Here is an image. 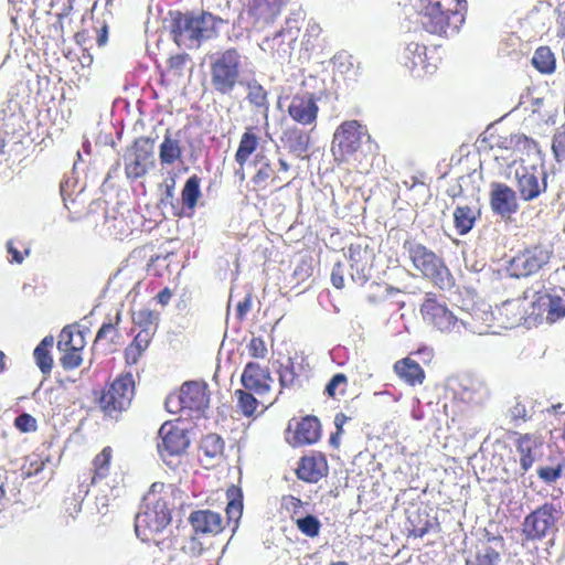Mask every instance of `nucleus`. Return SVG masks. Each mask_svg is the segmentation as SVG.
Returning <instances> with one entry per match:
<instances>
[{
	"instance_id": "obj_49",
	"label": "nucleus",
	"mask_w": 565,
	"mask_h": 565,
	"mask_svg": "<svg viewBox=\"0 0 565 565\" xmlns=\"http://www.w3.org/2000/svg\"><path fill=\"white\" fill-rule=\"evenodd\" d=\"M64 352V355L61 358V364L65 370H73L81 365L82 356L79 351L70 349Z\"/></svg>"
},
{
	"instance_id": "obj_51",
	"label": "nucleus",
	"mask_w": 565,
	"mask_h": 565,
	"mask_svg": "<svg viewBox=\"0 0 565 565\" xmlns=\"http://www.w3.org/2000/svg\"><path fill=\"white\" fill-rule=\"evenodd\" d=\"M563 466L557 465L556 467H543L539 469V477L547 483L555 482L562 475Z\"/></svg>"
},
{
	"instance_id": "obj_23",
	"label": "nucleus",
	"mask_w": 565,
	"mask_h": 565,
	"mask_svg": "<svg viewBox=\"0 0 565 565\" xmlns=\"http://www.w3.org/2000/svg\"><path fill=\"white\" fill-rule=\"evenodd\" d=\"M296 473L302 481L317 483L327 475V462L322 457H302Z\"/></svg>"
},
{
	"instance_id": "obj_7",
	"label": "nucleus",
	"mask_w": 565,
	"mask_h": 565,
	"mask_svg": "<svg viewBox=\"0 0 565 565\" xmlns=\"http://www.w3.org/2000/svg\"><path fill=\"white\" fill-rule=\"evenodd\" d=\"M371 141V136L365 126L358 120L342 122L333 134L331 150L335 158L343 159L355 153L364 143Z\"/></svg>"
},
{
	"instance_id": "obj_9",
	"label": "nucleus",
	"mask_w": 565,
	"mask_h": 565,
	"mask_svg": "<svg viewBox=\"0 0 565 565\" xmlns=\"http://www.w3.org/2000/svg\"><path fill=\"white\" fill-rule=\"evenodd\" d=\"M135 395V381L131 373L118 376L99 398L100 408L110 417L127 409Z\"/></svg>"
},
{
	"instance_id": "obj_20",
	"label": "nucleus",
	"mask_w": 565,
	"mask_h": 565,
	"mask_svg": "<svg viewBox=\"0 0 565 565\" xmlns=\"http://www.w3.org/2000/svg\"><path fill=\"white\" fill-rule=\"evenodd\" d=\"M317 100L312 94L295 95L288 106L289 116L301 125H312L318 116Z\"/></svg>"
},
{
	"instance_id": "obj_58",
	"label": "nucleus",
	"mask_w": 565,
	"mask_h": 565,
	"mask_svg": "<svg viewBox=\"0 0 565 565\" xmlns=\"http://www.w3.org/2000/svg\"><path fill=\"white\" fill-rule=\"evenodd\" d=\"M252 308V296L247 295L244 300L239 301L236 309V315L239 320H243L246 313Z\"/></svg>"
},
{
	"instance_id": "obj_22",
	"label": "nucleus",
	"mask_w": 565,
	"mask_h": 565,
	"mask_svg": "<svg viewBox=\"0 0 565 565\" xmlns=\"http://www.w3.org/2000/svg\"><path fill=\"white\" fill-rule=\"evenodd\" d=\"M153 141L149 138H138L132 147V151L127 159L130 161L129 167H134L135 175H140L147 171V164L152 157Z\"/></svg>"
},
{
	"instance_id": "obj_57",
	"label": "nucleus",
	"mask_w": 565,
	"mask_h": 565,
	"mask_svg": "<svg viewBox=\"0 0 565 565\" xmlns=\"http://www.w3.org/2000/svg\"><path fill=\"white\" fill-rule=\"evenodd\" d=\"M142 353H143V351L134 347L132 344H129L125 350V358H126L127 363L136 364L139 361Z\"/></svg>"
},
{
	"instance_id": "obj_38",
	"label": "nucleus",
	"mask_w": 565,
	"mask_h": 565,
	"mask_svg": "<svg viewBox=\"0 0 565 565\" xmlns=\"http://www.w3.org/2000/svg\"><path fill=\"white\" fill-rule=\"evenodd\" d=\"M533 66L543 74H551L555 70V56L550 47L540 46L532 57Z\"/></svg>"
},
{
	"instance_id": "obj_59",
	"label": "nucleus",
	"mask_w": 565,
	"mask_h": 565,
	"mask_svg": "<svg viewBox=\"0 0 565 565\" xmlns=\"http://www.w3.org/2000/svg\"><path fill=\"white\" fill-rule=\"evenodd\" d=\"M191 556H200L204 551L203 544L198 540L196 536H192L189 545L185 547Z\"/></svg>"
},
{
	"instance_id": "obj_60",
	"label": "nucleus",
	"mask_w": 565,
	"mask_h": 565,
	"mask_svg": "<svg viewBox=\"0 0 565 565\" xmlns=\"http://www.w3.org/2000/svg\"><path fill=\"white\" fill-rule=\"evenodd\" d=\"M468 178H469V175L460 177L456 181V183L450 185L449 189L447 190L448 195L451 198H457V196L461 195L463 192L461 182H463Z\"/></svg>"
},
{
	"instance_id": "obj_47",
	"label": "nucleus",
	"mask_w": 565,
	"mask_h": 565,
	"mask_svg": "<svg viewBox=\"0 0 565 565\" xmlns=\"http://www.w3.org/2000/svg\"><path fill=\"white\" fill-rule=\"evenodd\" d=\"M508 416L512 422L515 423V425L519 422H526L527 419L531 418V415L529 414L526 406L518 399L515 401V404L509 408Z\"/></svg>"
},
{
	"instance_id": "obj_34",
	"label": "nucleus",
	"mask_w": 565,
	"mask_h": 565,
	"mask_svg": "<svg viewBox=\"0 0 565 565\" xmlns=\"http://www.w3.org/2000/svg\"><path fill=\"white\" fill-rule=\"evenodd\" d=\"M536 445L537 443L533 435L523 434L518 437L516 450L520 454V466L524 472L527 471L534 462L532 451Z\"/></svg>"
},
{
	"instance_id": "obj_29",
	"label": "nucleus",
	"mask_w": 565,
	"mask_h": 565,
	"mask_svg": "<svg viewBox=\"0 0 565 565\" xmlns=\"http://www.w3.org/2000/svg\"><path fill=\"white\" fill-rule=\"evenodd\" d=\"M394 370L401 379L413 386L422 384L425 379L422 366L408 358L397 361L394 365Z\"/></svg>"
},
{
	"instance_id": "obj_17",
	"label": "nucleus",
	"mask_w": 565,
	"mask_h": 565,
	"mask_svg": "<svg viewBox=\"0 0 565 565\" xmlns=\"http://www.w3.org/2000/svg\"><path fill=\"white\" fill-rule=\"evenodd\" d=\"M492 211L502 218H509L519 210L516 192L503 183H494L490 194Z\"/></svg>"
},
{
	"instance_id": "obj_36",
	"label": "nucleus",
	"mask_w": 565,
	"mask_h": 565,
	"mask_svg": "<svg viewBox=\"0 0 565 565\" xmlns=\"http://www.w3.org/2000/svg\"><path fill=\"white\" fill-rule=\"evenodd\" d=\"M254 164L257 168L255 175L252 181L257 186H265L268 180H276L274 175V169L271 167L270 160L263 153H257L254 160Z\"/></svg>"
},
{
	"instance_id": "obj_35",
	"label": "nucleus",
	"mask_w": 565,
	"mask_h": 565,
	"mask_svg": "<svg viewBox=\"0 0 565 565\" xmlns=\"http://www.w3.org/2000/svg\"><path fill=\"white\" fill-rule=\"evenodd\" d=\"M111 459V448L105 447L93 460V476L84 475L83 479L88 478L90 481L88 484H95L98 480H102L108 476L109 466Z\"/></svg>"
},
{
	"instance_id": "obj_31",
	"label": "nucleus",
	"mask_w": 565,
	"mask_h": 565,
	"mask_svg": "<svg viewBox=\"0 0 565 565\" xmlns=\"http://www.w3.org/2000/svg\"><path fill=\"white\" fill-rule=\"evenodd\" d=\"M309 140V134L298 128L286 130L282 138V141L289 152L297 157H301L308 150Z\"/></svg>"
},
{
	"instance_id": "obj_18",
	"label": "nucleus",
	"mask_w": 565,
	"mask_h": 565,
	"mask_svg": "<svg viewBox=\"0 0 565 565\" xmlns=\"http://www.w3.org/2000/svg\"><path fill=\"white\" fill-rule=\"evenodd\" d=\"M457 395L465 403L481 405L489 398L490 391L483 379L463 375L459 381Z\"/></svg>"
},
{
	"instance_id": "obj_11",
	"label": "nucleus",
	"mask_w": 565,
	"mask_h": 565,
	"mask_svg": "<svg viewBox=\"0 0 565 565\" xmlns=\"http://www.w3.org/2000/svg\"><path fill=\"white\" fill-rule=\"evenodd\" d=\"M547 171L543 163L521 166L515 170L516 189L525 202L536 200L547 190Z\"/></svg>"
},
{
	"instance_id": "obj_16",
	"label": "nucleus",
	"mask_w": 565,
	"mask_h": 565,
	"mask_svg": "<svg viewBox=\"0 0 565 565\" xmlns=\"http://www.w3.org/2000/svg\"><path fill=\"white\" fill-rule=\"evenodd\" d=\"M539 308L537 316L548 323H554L565 317V289L553 290L540 295L533 302Z\"/></svg>"
},
{
	"instance_id": "obj_26",
	"label": "nucleus",
	"mask_w": 565,
	"mask_h": 565,
	"mask_svg": "<svg viewBox=\"0 0 565 565\" xmlns=\"http://www.w3.org/2000/svg\"><path fill=\"white\" fill-rule=\"evenodd\" d=\"M200 178L196 174L191 175L186 181L181 192V199L184 207L189 212H175L178 216H191L201 196Z\"/></svg>"
},
{
	"instance_id": "obj_39",
	"label": "nucleus",
	"mask_w": 565,
	"mask_h": 565,
	"mask_svg": "<svg viewBox=\"0 0 565 565\" xmlns=\"http://www.w3.org/2000/svg\"><path fill=\"white\" fill-rule=\"evenodd\" d=\"M297 529L308 537H316L321 530V522L313 514H306L295 519Z\"/></svg>"
},
{
	"instance_id": "obj_54",
	"label": "nucleus",
	"mask_w": 565,
	"mask_h": 565,
	"mask_svg": "<svg viewBox=\"0 0 565 565\" xmlns=\"http://www.w3.org/2000/svg\"><path fill=\"white\" fill-rule=\"evenodd\" d=\"M226 515L228 521L237 522L242 516L243 502L242 500H231L226 505Z\"/></svg>"
},
{
	"instance_id": "obj_61",
	"label": "nucleus",
	"mask_w": 565,
	"mask_h": 565,
	"mask_svg": "<svg viewBox=\"0 0 565 565\" xmlns=\"http://www.w3.org/2000/svg\"><path fill=\"white\" fill-rule=\"evenodd\" d=\"M166 488L164 483L161 482H154L151 486L150 492L145 497L146 503H149L150 501L158 500L159 498H156L157 492H161Z\"/></svg>"
},
{
	"instance_id": "obj_5",
	"label": "nucleus",
	"mask_w": 565,
	"mask_h": 565,
	"mask_svg": "<svg viewBox=\"0 0 565 565\" xmlns=\"http://www.w3.org/2000/svg\"><path fill=\"white\" fill-rule=\"evenodd\" d=\"M170 522L171 511L168 502L160 497L141 507L135 519V532L142 542H148L161 533Z\"/></svg>"
},
{
	"instance_id": "obj_37",
	"label": "nucleus",
	"mask_w": 565,
	"mask_h": 565,
	"mask_svg": "<svg viewBox=\"0 0 565 565\" xmlns=\"http://www.w3.org/2000/svg\"><path fill=\"white\" fill-rule=\"evenodd\" d=\"M258 146V137L247 129L239 141L237 151L235 153V161L244 167L249 156L256 150Z\"/></svg>"
},
{
	"instance_id": "obj_43",
	"label": "nucleus",
	"mask_w": 565,
	"mask_h": 565,
	"mask_svg": "<svg viewBox=\"0 0 565 565\" xmlns=\"http://www.w3.org/2000/svg\"><path fill=\"white\" fill-rule=\"evenodd\" d=\"M302 505L303 502L294 495H284L281 498V508L290 513V518L294 522L298 516H302Z\"/></svg>"
},
{
	"instance_id": "obj_30",
	"label": "nucleus",
	"mask_w": 565,
	"mask_h": 565,
	"mask_svg": "<svg viewBox=\"0 0 565 565\" xmlns=\"http://www.w3.org/2000/svg\"><path fill=\"white\" fill-rule=\"evenodd\" d=\"M479 214L477 209L458 205L454 211V224L457 233L459 235L468 234L473 228Z\"/></svg>"
},
{
	"instance_id": "obj_8",
	"label": "nucleus",
	"mask_w": 565,
	"mask_h": 565,
	"mask_svg": "<svg viewBox=\"0 0 565 565\" xmlns=\"http://www.w3.org/2000/svg\"><path fill=\"white\" fill-rule=\"evenodd\" d=\"M182 405L189 416H204L210 404L209 386L204 382L190 381L182 384L180 392L167 397V405Z\"/></svg>"
},
{
	"instance_id": "obj_2",
	"label": "nucleus",
	"mask_w": 565,
	"mask_h": 565,
	"mask_svg": "<svg viewBox=\"0 0 565 565\" xmlns=\"http://www.w3.org/2000/svg\"><path fill=\"white\" fill-rule=\"evenodd\" d=\"M217 22L223 20L209 12L198 14L175 12L172 13L170 28L173 40L179 46L198 49L203 41L216 35Z\"/></svg>"
},
{
	"instance_id": "obj_62",
	"label": "nucleus",
	"mask_w": 565,
	"mask_h": 565,
	"mask_svg": "<svg viewBox=\"0 0 565 565\" xmlns=\"http://www.w3.org/2000/svg\"><path fill=\"white\" fill-rule=\"evenodd\" d=\"M186 58H188V55H185V54H179V55H174V56L170 57V60H169L170 67L181 70L184 66Z\"/></svg>"
},
{
	"instance_id": "obj_45",
	"label": "nucleus",
	"mask_w": 565,
	"mask_h": 565,
	"mask_svg": "<svg viewBox=\"0 0 565 565\" xmlns=\"http://www.w3.org/2000/svg\"><path fill=\"white\" fill-rule=\"evenodd\" d=\"M89 491L88 478L82 479L78 486L77 497L73 499V509L67 508V511L72 518H75V514L81 512L82 510V501L87 495Z\"/></svg>"
},
{
	"instance_id": "obj_3",
	"label": "nucleus",
	"mask_w": 565,
	"mask_h": 565,
	"mask_svg": "<svg viewBox=\"0 0 565 565\" xmlns=\"http://www.w3.org/2000/svg\"><path fill=\"white\" fill-rule=\"evenodd\" d=\"M243 56L236 49H228L211 57L210 83L218 95L231 96L237 85H243Z\"/></svg>"
},
{
	"instance_id": "obj_50",
	"label": "nucleus",
	"mask_w": 565,
	"mask_h": 565,
	"mask_svg": "<svg viewBox=\"0 0 565 565\" xmlns=\"http://www.w3.org/2000/svg\"><path fill=\"white\" fill-rule=\"evenodd\" d=\"M247 348L249 355L255 359H264L267 354L266 343L260 337L252 338Z\"/></svg>"
},
{
	"instance_id": "obj_21",
	"label": "nucleus",
	"mask_w": 565,
	"mask_h": 565,
	"mask_svg": "<svg viewBox=\"0 0 565 565\" xmlns=\"http://www.w3.org/2000/svg\"><path fill=\"white\" fill-rule=\"evenodd\" d=\"M194 533L216 535L223 530V519L217 512L211 510H196L189 516Z\"/></svg>"
},
{
	"instance_id": "obj_63",
	"label": "nucleus",
	"mask_w": 565,
	"mask_h": 565,
	"mask_svg": "<svg viewBox=\"0 0 565 565\" xmlns=\"http://www.w3.org/2000/svg\"><path fill=\"white\" fill-rule=\"evenodd\" d=\"M7 250L12 256V259H11L12 262H15L18 264H21L23 262V259H24L23 255L21 254V252H19L14 247V245L11 241H9L7 243Z\"/></svg>"
},
{
	"instance_id": "obj_55",
	"label": "nucleus",
	"mask_w": 565,
	"mask_h": 565,
	"mask_svg": "<svg viewBox=\"0 0 565 565\" xmlns=\"http://www.w3.org/2000/svg\"><path fill=\"white\" fill-rule=\"evenodd\" d=\"M152 334V330H140L131 344L145 352L150 343Z\"/></svg>"
},
{
	"instance_id": "obj_53",
	"label": "nucleus",
	"mask_w": 565,
	"mask_h": 565,
	"mask_svg": "<svg viewBox=\"0 0 565 565\" xmlns=\"http://www.w3.org/2000/svg\"><path fill=\"white\" fill-rule=\"evenodd\" d=\"M344 384H347V376L343 373H337L327 383L324 393L330 397H334L337 388Z\"/></svg>"
},
{
	"instance_id": "obj_25",
	"label": "nucleus",
	"mask_w": 565,
	"mask_h": 565,
	"mask_svg": "<svg viewBox=\"0 0 565 565\" xmlns=\"http://www.w3.org/2000/svg\"><path fill=\"white\" fill-rule=\"evenodd\" d=\"M284 3L286 2L281 0H252L249 12L257 21L267 24L280 13Z\"/></svg>"
},
{
	"instance_id": "obj_1",
	"label": "nucleus",
	"mask_w": 565,
	"mask_h": 565,
	"mask_svg": "<svg viewBox=\"0 0 565 565\" xmlns=\"http://www.w3.org/2000/svg\"><path fill=\"white\" fill-rule=\"evenodd\" d=\"M423 28L438 35L456 34L465 22L466 0H419Z\"/></svg>"
},
{
	"instance_id": "obj_42",
	"label": "nucleus",
	"mask_w": 565,
	"mask_h": 565,
	"mask_svg": "<svg viewBox=\"0 0 565 565\" xmlns=\"http://www.w3.org/2000/svg\"><path fill=\"white\" fill-rule=\"evenodd\" d=\"M158 319L159 315L148 309L139 310L134 315L135 323L138 324L141 330H152V333L156 331Z\"/></svg>"
},
{
	"instance_id": "obj_27",
	"label": "nucleus",
	"mask_w": 565,
	"mask_h": 565,
	"mask_svg": "<svg viewBox=\"0 0 565 565\" xmlns=\"http://www.w3.org/2000/svg\"><path fill=\"white\" fill-rule=\"evenodd\" d=\"M320 438V423L317 417L307 416L298 423L295 439L300 445L315 444Z\"/></svg>"
},
{
	"instance_id": "obj_10",
	"label": "nucleus",
	"mask_w": 565,
	"mask_h": 565,
	"mask_svg": "<svg viewBox=\"0 0 565 565\" xmlns=\"http://www.w3.org/2000/svg\"><path fill=\"white\" fill-rule=\"evenodd\" d=\"M159 435L161 438V441L158 444L160 457L167 466L174 468L180 462V456L190 446L189 431L164 423L159 430Z\"/></svg>"
},
{
	"instance_id": "obj_56",
	"label": "nucleus",
	"mask_w": 565,
	"mask_h": 565,
	"mask_svg": "<svg viewBox=\"0 0 565 565\" xmlns=\"http://www.w3.org/2000/svg\"><path fill=\"white\" fill-rule=\"evenodd\" d=\"M332 285L341 289L344 287V266L341 263H337L331 273Z\"/></svg>"
},
{
	"instance_id": "obj_6",
	"label": "nucleus",
	"mask_w": 565,
	"mask_h": 565,
	"mask_svg": "<svg viewBox=\"0 0 565 565\" xmlns=\"http://www.w3.org/2000/svg\"><path fill=\"white\" fill-rule=\"evenodd\" d=\"M420 312L424 320L440 332L460 333L461 329L475 332L470 322L455 315L445 303L438 302L434 297L427 296L420 306Z\"/></svg>"
},
{
	"instance_id": "obj_19",
	"label": "nucleus",
	"mask_w": 565,
	"mask_h": 565,
	"mask_svg": "<svg viewBox=\"0 0 565 565\" xmlns=\"http://www.w3.org/2000/svg\"><path fill=\"white\" fill-rule=\"evenodd\" d=\"M241 382L245 390L262 396L270 391L273 377L268 369L262 367L256 362H248L242 373Z\"/></svg>"
},
{
	"instance_id": "obj_4",
	"label": "nucleus",
	"mask_w": 565,
	"mask_h": 565,
	"mask_svg": "<svg viewBox=\"0 0 565 565\" xmlns=\"http://www.w3.org/2000/svg\"><path fill=\"white\" fill-rule=\"evenodd\" d=\"M415 269L440 289H449L454 278L444 260L420 243L407 239L403 244Z\"/></svg>"
},
{
	"instance_id": "obj_24",
	"label": "nucleus",
	"mask_w": 565,
	"mask_h": 565,
	"mask_svg": "<svg viewBox=\"0 0 565 565\" xmlns=\"http://www.w3.org/2000/svg\"><path fill=\"white\" fill-rule=\"evenodd\" d=\"M503 539L501 536H493L488 540L487 545H483L478 552L466 559V565H499L501 555L495 550L498 545L502 546Z\"/></svg>"
},
{
	"instance_id": "obj_33",
	"label": "nucleus",
	"mask_w": 565,
	"mask_h": 565,
	"mask_svg": "<svg viewBox=\"0 0 565 565\" xmlns=\"http://www.w3.org/2000/svg\"><path fill=\"white\" fill-rule=\"evenodd\" d=\"M200 450L205 457V462L213 465L223 457L224 440L216 434H207L201 439Z\"/></svg>"
},
{
	"instance_id": "obj_12",
	"label": "nucleus",
	"mask_w": 565,
	"mask_h": 565,
	"mask_svg": "<svg viewBox=\"0 0 565 565\" xmlns=\"http://www.w3.org/2000/svg\"><path fill=\"white\" fill-rule=\"evenodd\" d=\"M558 510L553 503H545L525 516L522 533L529 541H540L555 530Z\"/></svg>"
},
{
	"instance_id": "obj_52",
	"label": "nucleus",
	"mask_w": 565,
	"mask_h": 565,
	"mask_svg": "<svg viewBox=\"0 0 565 565\" xmlns=\"http://www.w3.org/2000/svg\"><path fill=\"white\" fill-rule=\"evenodd\" d=\"M35 423V419L26 413L17 416L14 419L15 427L23 433L34 430Z\"/></svg>"
},
{
	"instance_id": "obj_32",
	"label": "nucleus",
	"mask_w": 565,
	"mask_h": 565,
	"mask_svg": "<svg viewBox=\"0 0 565 565\" xmlns=\"http://www.w3.org/2000/svg\"><path fill=\"white\" fill-rule=\"evenodd\" d=\"M242 86H245L247 89L246 99L248 103L267 117L269 103L266 89L255 79L244 81Z\"/></svg>"
},
{
	"instance_id": "obj_41",
	"label": "nucleus",
	"mask_w": 565,
	"mask_h": 565,
	"mask_svg": "<svg viewBox=\"0 0 565 565\" xmlns=\"http://www.w3.org/2000/svg\"><path fill=\"white\" fill-rule=\"evenodd\" d=\"M279 384L282 388L295 386L298 373L295 367V363L291 358L286 360V363H281L279 367Z\"/></svg>"
},
{
	"instance_id": "obj_15",
	"label": "nucleus",
	"mask_w": 565,
	"mask_h": 565,
	"mask_svg": "<svg viewBox=\"0 0 565 565\" xmlns=\"http://www.w3.org/2000/svg\"><path fill=\"white\" fill-rule=\"evenodd\" d=\"M427 49L418 42H409L405 45L399 56V62L414 77H424L436 72L437 64L427 56Z\"/></svg>"
},
{
	"instance_id": "obj_40",
	"label": "nucleus",
	"mask_w": 565,
	"mask_h": 565,
	"mask_svg": "<svg viewBox=\"0 0 565 565\" xmlns=\"http://www.w3.org/2000/svg\"><path fill=\"white\" fill-rule=\"evenodd\" d=\"M235 395L237 396V406L241 412L247 417L253 416L259 405L257 398L247 390H236Z\"/></svg>"
},
{
	"instance_id": "obj_64",
	"label": "nucleus",
	"mask_w": 565,
	"mask_h": 565,
	"mask_svg": "<svg viewBox=\"0 0 565 565\" xmlns=\"http://www.w3.org/2000/svg\"><path fill=\"white\" fill-rule=\"evenodd\" d=\"M114 331H115V327L111 322L103 323V326L100 327V329L97 332L96 341L105 339L108 335V333H111Z\"/></svg>"
},
{
	"instance_id": "obj_48",
	"label": "nucleus",
	"mask_w": 565,
	"mask_h": 565,
	"mask_svg": "<svg viewBox=\"0 0 565 565\" xmlns=\"http://www.w3.org/2000/svg\"><path fill=\"white\" fill-rule=\"evenodd\" d=\"M73 340H75V326H66L63 328L57 342V349L60 351L70 350L73 347Z\"/></svg>"
},
{
	"instance_id": "obj_14",
	"label": "nucleus",
	"mask_w": 565,
	"mask_h": 565,
	"mask_svg": "<svg viewBox=\"0 0 565 565\" xmlns=\"http://www.w3.org/2000/svg\"><path fill=\"white\" fill-rule=\"evenodd\" d=\"M374 249L367 243H355L349 247V260L351 279L360 285H365L372 275Z\"/></svg>"
},
{
	"instance_id": "obj_28",
	"label": "nucleus",
	"mask_w": 565,
	"mask_h": 565,
	"mask_svg": "<svg viewBox=\"0 0 565 565\" xmlns=\"http://www.w3.org/2000/svg\"><path fill=\"white\" fill-rule=\"evenodd\" d=\"M181 134L179 130L172 136L169 131L166 134L162 143L160 145L159 157L162 164H172L177 160L181 158L182 149H181Z\"/></svg>"
},
{
	"instance_id": "obj_44",
	"label": "nucleus",
	"mask_w": 565,
	"mask_h": 565,
	"mask_svg": "<svg viewBox=\"0 0 565 565\" xmlns=\"http://www.w3.org/2000/svg\"><path fill=\"white\" fill-rule=\"evenodd\" d=\"M36 365L43 374H49L52 371L53 359L49 350H42V348H35L33 352Z\"/></svg>"
},
{
	"instance_id": "obj_13",
	"label": "nucleus",
	"mask_w": 565,
	"mask_h": 565,
	"mask_svg": "<svg viewBox=\"0 0 565 565\" xmlns=\"http://www.w3.org/2000/svg\"><path fill=\"white\" fill-rule=\"evenodd\" d=\"M552 249L545 245H535L515 255L510 262L514 277H527L540 271L552 257Z\"/></svg>"
},
{
	"instance_id": "obj_46",
	"label": "nucleus",
	"mask_w": 565,
	"mask_h": 565,
	"mask_svg": "<svg viewBox=\"0 0 565 565\" xmlns=\"http://www.w3.org/2000/svg\"><path fill=\"white\" fill-rule=\"evenodd\" d=\"M552 150L556 161L565 159V126L553 136Z\"/></svg>"
}]
</instances>
